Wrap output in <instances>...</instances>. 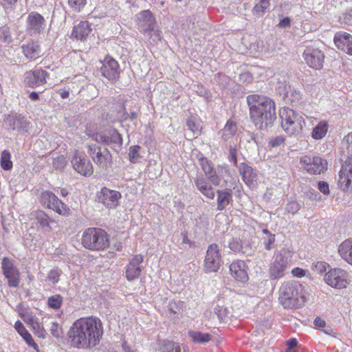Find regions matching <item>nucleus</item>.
Returning <instances> with one entry per match:
<instances>
[{
    "instance_id": "nucleus-1",
    "label": "nucleus",
    "mask_w": 352,
    "mask_h": 352,
    "mask_svg": "<svg viewBox=\"0 0 352 352\" xmlns=\"http://www.w3.org/2000/svg\"><path fill=\"white\" fill-rule=\"evenodd\" d=\"M103 335L101 320L94 316L80 318L69 328L67 336L72 346L90 349L98 345Z\"/></svg>"
},
{
    "instance_id": "nucleus-2",
    "label": "nucleus",
    "mask_w": 352,
    "mask_h": 352,
    "mask_svg": "<svg viewBox=\"0 0 352 352\" xmlns=\"http://www.w3.org/2000/svg\"><path fill=\"white\" fill-rule=\"evenodd\" d=\"M250 119L256 129L267 131L276 120V104L270 98L252 94L247 96Z\"/></svg>"
},
{
    "instance_id": "nucleus-3",
    "label": "nucleus",
    "mask_w": 352,
    "mask_h": 352,
    "mask_svg": "<svg viewBox=\"0 0 352 352\" xmlns=\"http://www.w3.org/2000/svg\"><path fill=\"white\" fill-rule=\"evenodd\" d=\"M302 287L295 281L284 282L279 289L278 300L285 309H298L301 305Z\"/></svg>"
},
{
    "instance_id": "nucleus-4",
    "label": "nucleus",
    "mask_w": 352,
    "mask_h": 352,
    "mask_svg": "<svg viewBox=\"0 0 352 352\" xmlns=\"http://www.w3.org/2000/svg\"><path fill=\"white\" fill-rule=\"evenodd\" d=\"M81 242L85 248L92 251L106 250L110 245L107 232L98 228L86 229L82 233Z\"/></svg>"
},
{
    "instance_id": "nucleus-5",
    "label": "nucleus",
    "mask_w": 352,
    "mask_h": 352,
    "mask_svg": "<svg viewBox=\"0 0 352 352\" xmlns=\"http://www.w3.org/2000/svg\"><path fill=\"white\" fill-rule=\"evenodd\" d=\"M290 251L283 248L274 255V259L269 265L268 274L271 280L282 278L290 265Z\"/></svg>"
},
{
    "instance_id": "nucleus-6",
    "label": "nucleus",
    "mask_w": 352,
    "mask_h": 352,
    "mask_svg": "<svg viewBox=\"0 0 352 352\" xmlns=\"http://www.w3.org/2000/svg\"><path fill=\"white\" fill-rule=\"evenodd\" d=\"M342 144L348 157L346 166H342L340 171L339 183L341 188L345 191L352 186V132L344 137Z\"/></svg>"
},
{
    "instance_id": "nucleus-7",
    "label": "nucleus",
    "mask_w": 352,
    "mask_h": 352,
    "mask_svg": "<svg viewBox=\"0 0 352 352\" xmlns=\"http://www.w3.org/2000/svg\"><path fill=\"white\" fill-rule=\"evenodd\" d=\"M87 153L100 168L107 170L111 167L112 155L107 148L102 149L96 144H89L87 146Z\"/></svg>"
},
{
    "instance_id": "nucleus-8",
    "label": "nucleus",
    "mask_w": 352,
    "mask_h": 352,
    "mask_svg": "<svg viewBox=\"0 0 352 352\" xmlns=\"http://www.w3.org/2000/svg\"><path fill=\"white\" fill-rule=\"evenodd\" d=\"M138 29L144 34H148L151 37L155 36L160 38V32L155 30V18L149 10L140 12L137 14Z\"/></svg>"
},
{
    "instance_id": "nucleus-9",
    "label": "nucleus",
    "mask_w": 352,
    "mask_h": 352,
    "mask_svg": "<svg viewBox=\"0 0 352 352\" xmlns=\"http://www.w3.org/2000/svg\"><path fill=\"white\" fill-rule=\"evenodd\" d=\"M41 203L60 215H67L70 211L69 207L65 203L60 200L53 192L48 190L42 192Z\"/></svg>"
},
{
    "instance_id": "nucleus-10",
    "label": "nucleus",
    "mask_w": 352,
    "mask_h": 352,
    "mask_svg": "<svg viewBox=\"0 0 352 352\" xmlns=\"http://www.w3.org/2000/svg\"><path fill=\"white\" fill-rule=\"evenodd\" d=\"M221 256L216 243L210 245L206 251L204 270L205 272H216L221 266Z\"/></svg>"
},
{
    "instance_id": "nucleus-11",
    "label": "nucleus",
    "mask_w": 352,
    "mask_h": 352,
    "mask_svg": "<svg viewBox=\"0 0 352 352\" xmlns=\"http://www.w3.org/2000/svg\"><path fill=\"white\" fill-rule=\"evenodd\" d=\"M3 274L10 287H17L20 283V272L12 259L4 257L1 261Z\"/></svg>"
},
{
    "instance_id": "nucleus-12",
    "label": "nucleus",
    "mask_w": 352,
    "mask_h": 352,
    "mask_svg": "<svg viewBox=\"0 0 352 352\" xmlns=\"http://www.w3.org/2000/svg\"><path fill=\"white\" fill-rule=\"evenodd\" d=\"M300 163L302 168L310 174L318 175L327 168V162L319 156H304Z\"/></svg>"
},
{
    "instance_id": "nucleus-13",
    "label": "nucleus",
    "mask_w": 352,
    "mask_h": 352,
    "mask_svg": "<svg viewBox=\"0 0 352 352\" xmlns=\"http://www.w3.org/2000/svg\"><path fill=\"white\" fill-rule=\"evenodd\" d=\"M96 141L101 142L118 152L122 145V135L116 129H108L96 136Z\"/></svg>"
},
{
    "instance_id": "nucleus-14",
    "label": "nucleus",
    "mask_w": 352,
    "mask_h": 352,
    "mask_svg": "<svg viewBox=\"0 0 352 352\" xmlns=\"http://www.w3.org/2000/svg\"><path fill=\"white\" fill-rule=\"evenodd\" d=\"M324 280L327 284L337 289L344 288L349 284L347 272L340 268L330 270L324 275Z\"/></svg>"
},
{
    "instance_id": "nucleus-15",
    "label": "nucleus",
    "mask_w": 352,
    "mask_h": 352,
    "mask_svg": "<svg viewBox=\"0 0 352 352\" xmlns=\"http://www.w3.org/2000/svg\"><path fill=\"white\" fill-rule=\"evenodd\" d=\"M102 65L100 68L101 75L111 82H115L119 79L120 65L117 60L110 56H106Z\"/></svg>"
},
{
    "instance_id": "nucleus-16",
    "label": "nucleus",
    "mask_w": 352,
    "mask_h": 352,
    "mask_svg": "<svg viewBox=\"0 0 352 352\" xmlns=\"http://www.w3.org/2000/svg\"><path fill=\"white\" fill-rule=\"evenodd\" d=\"M303 55L306 63L310 67L316 69H320L322 67L324 54L319 47L314 45L307 47Z\"/></svg>"
},
{
    "instance_id": "nucleus-17",
    "label": "nucleus",
    "mask_w": 352,
    "mask_h": 352,
    "mask_svg": "<svg viewBox=\"0 0 352 352\" xmlns=\"http://www.w3.org/2000/svg\"><path fill=\"white\" fill-rule=\"evenodd\" d=\"M98 202L108 208H114L119 204L121 198L120 192L103 187L97 194Z\"/></svg>"
},
{
    "instance_id": "nucleus-18",
    "label": "nucleus",
    "mask_w": 352,
    "mask_h": 352,
    "mask_svg": "<svg viewBox=\"0 0 352 352\" xmlns=\"http://www.w3.org/2000/svg\"><path fill=\"white\" fill-rule=\"evenodd\" d=\"M144 256L142 254H135L129 260V264L125 268L126 278L129 281L138 279L144 269L142 265Z\"/></svg>"
},
{
    "instance_id": "nucleus-19",
    "label": "nucleus",
    "mask_w": 352,
    "mask_h": 352,
    "mask_svg": "<svg viewBox=\"0 0 352 352\" xmlns=\"http://www.w3.org/2000/svg\"><path fill=\"white\" fill-rule=\"evenodd\" d=\"M74 168L80 175L89 176L94 172L93 166L87 156L76 152L71 160Z\"/></svg>"
},
{
    "instance_id": "nucleus-20",
    "label": "nucleus",
    "mask_w": 352,
    "mask_h": 352,
    "mask_svg": "<svg viewBox=\"0 0 352 352\" xmlns=\"http://www.w3.org/2000/svg\"><path fill=\"white\" fill-rule=\"evenodd\" d=\"M8 129L27 132L30 129V122L21 115L10 114L4 119Z\"/></svg>"
},
{
    "instance_id": "nucleus-21",
    "label": "nucleus",
    "mask_w": 352,
    "mask_h": 352,
    "mask_svg": "<svg viewBox=\"0 0 352 352\" xmlns=\"http://www.w3.org/2000/svg\"><path fill=\"white\" fill-rule=\"evenodd\" d=\"M48 76L49 74L46 71L36 69L25 74V82L28 87L36 88L45 84Z\"/></svg>"
},
{
    "instance_id": "nucleus-22",
    "label": "nucleus",
    "mask_w": 352,
    "mask_h": 352,
    "mask_svg": "<svg viewBox=\"0 0 352 352\" xmlns=\"http://www.w3.org/2000/svg\"><path fill=\"white\" fill-rule=\"evenodd\" d=\"M45 20L36 12H31L27 18L26 30L31 34L40 33L43 29Z\"/></svg>"
},
{
    "instance_id": "nucleus-23",
    "label": "nucleus",
    "mask_w": 352,
    "mask_h": 352,
    "mask_svg": "<svg viewBox=\"0 0 352 352\" xmlns=\"http://www.w3.org/2000/svg\"><path fill=\"white\" fill-rule=\"evenodd\" d=\"M247 265L243 261L239 260L230 265V272L232 276L236 280L245 283L248 280Z\"/></svg>"
},
{
    "instance_id": "nucleus-24",
    "label": "nucleus",
    "mask_w": 352,
    "mask_h": 352,
    "mask_svg": "<svg viewBox=\"0 0 352 352\" xmlns=\"http://www.w3.org/2000/svg\"><path fill=\"white\" fill-rule=\"evenodd\" d=\"M334 43L342 51L352 55V36L346 32H337L334 36Z\"/></svg>"
},
{
    "instance_id": "nucleus-25",
    "label": "nucleus",
    "mask_w": 352,
    "mask_h": 352,
    "mask_svg": "<svg viewBox=\"0 0 352 352\" xmlns=\"http://www.w3.org/2000/svg\"><path fill=\"white\" fill-rule=\"evenodd\" d=\"M21 49L27 60H34L41 56V49L37 41H29L23 43Z\"/></svg>"
},
{
    "instance_id": "nucleus-26",
    "label": "nucleus",
    "mask_w": 352,
    "mask_h": 352,
    "mask_svg": "<svg viewBox=\"0 0 352 352\" xmlns=\"http://www.w3.org/2000/svg\"><path fill=\"white\" fill-rule=\"evenodd\" d=\"M240 175L242 177L243 181L248 186L253 185L254 182L257 177L256 173L254 168L245 163H241L239 166Z\"/></svg>"
},
{
    "instance_id": "nucleus-27",
    "label": "nucleus",
    "mask_w": 352,
    "mask_h": 352,
    "mask_svg": "<svg viewBox=\"0 0 352 352\" xmlns=\"http://www.w3.org/2000/svg\"><path fill=\"white\" fill-rule=\"evenodd\" d=\"M272 0H254L252 14L255 18H261L270 12Z\"/></svg>"
},
{
    "instance_id": "nucleus-28",
    "label": "nucleus",
    "mask_w": 352,
    "mask_h": 352,
    "mask_svg": "<svg viewBox=\"0 0 352 352\" xmlns=\"http://www.w3.org/2000/svg\"><path fill=\"white\" fill-rule=\"evenodd\" d=\"M91 30L90 25L87 21H81L74 27L72 37L77 40L85 41Z\"/></svg>"
},
{
    "instance_id": "nucleus-29",
    "label": "nucleus",
    "mask_w": 352,
    "mask_h": 352,
    "mask_svg": "<svg viewBox=\"0 0 352 352\" xmlns=\"http://www.w3.org/2000/svg\"><path fill=\"white\" fill-rule=\"evenodd\" d=\"M195 186L197 189L206 197L213 199L215 193L213 188L208 184L206 179L202 177H198L195 180Z\"/></svg>"
},
{
    "instance_id": "nucleus-30",
    "label": "nucleus",
    "mask_w": 352,
    "mask_h": 352,
    "mask_svg": "<svg viewBox=\"0 0 352 352\" xmlns=\"http://www.w3.org/2000/svg\"><path fill=\"white\" fill-rule=\"evenodd\" d=\"M237 129L236 123L232 120H228L224 128L219 132L223 141L225 142L230 141L236 133Z\"/></svg>"
},
{
    "instance_id": "nucleus-31",
    "label": "nucleus",
    "mask_w": 352,
    "mask_h": 352,
    "mask_svg": "<svg viewBox=\"0 0 352 352\" xmlns=\"http://www.w3.org/2000/svg\"><path fill=\"white\" fill-rule=\"evenodd\" d=\"M338 252L343 260L352 265V240L344 241L339 245Z\"/></svg>"
},
{
    "instance_id": "nucleus-32",
    "label": "nucleus",
    "mask_w": 352,
    "mask_h": 352,
    "mask_svg": "<svg viewBox=\"0 0 352 352\" xmlns=\"http://www.w3.org/2000/svg\"><path fill=\"white\" fill-rule=\"evenodd\" d=\"M217 193V210H223L227 206L232 202V195L230 190H218Z\"/></svg>"
},
{
    "instance_id": "nucleus-33",
    "label": "nucleus",
    "mask_w": 352,
    "mask_h": 352,
    "mask_svg": "<svg viewBox=\"0 0 352 352\" xmlns=\"http://www.w3.org/2000/svg\"><path fill=\"white\" fill-rule=\"evenodd\" d=\"M279 114L281 118V126L290 124L293 120L302 118L298 113L289 107L281 109Z\"/></svg>"
},
{
    "instance_id": "nucleus-34",
    "label": "nucleus",
    "mask_w": 352,
    "mask_h": 352,
    "mask_svg": "<svg viewBox=\"0 0 352 352\" xmlns=\"http://www.w3.org/2000/svg\"><path fill=\"white\" fill-rule=\"evenodd\" d=\"M228 245L230 249L234 252L250 255L252 252V248L250 243H241L237 239H232Z\"/></svg>"
},
{
    "instance_id": "nucleus-35",
    "label": "nucleus",
    "mask_w": 352,
    "mask_h": 352,
    "mask_svg": "<svg viewBox=\"0 0 352 352\" xmlns=\"http://www.w3.org/2000/svg\"><path fill=\"white\" fill-rule=\"evenodd\" d=\"M188 129L192 133V138L198 136L201 133V124L200 120L194 116H190L187 118L186 122Z\"/></svg>"
},
{
    "instance_id": "nucleus-36",
    "label": "nucleus",
    "mask_w": 352,
    "mask_h": 352,
    "mask_svg": "<svg viewBox=\"0 0 352 352\" xmlns=\"http://www.w3.org/2000/svg\"><path fill=\"white\" fill-rule=\"evenodd\" d=\"M14 329L29 346H37L31 334L28 331V330L20 320H17L15 322Z\"/></svg>"
},
{
    "instance_id": "nucleus-37",
    "label": "nucleus",
    "mask_w": 352,
    "mask_h": 352,
    "mask_svg": "<svg viewBox=\"0 0 352 352\" xmlns=\"http://www.w3.org/2000/svg\"><path fill=\"white\" fill-rule=\"evenodd\" d=\"M188 336L193 342L197 344L207 343L212 338L211 335L208 333H202L199 331L193 330H190L188 331Z\"/></svg>"
},
{
    "instance_id": "nucleus-38",
    "label": "nucleus",
    "mask_w": 352,
    "mask_h": 352,
    "mask_svg": "<svg viewBox=\"0 0 352 352\" xmlns=\"http://www.w3.org/2000/svg\"><path fill=\"white\" fill-rule=\"evenodd\" d=\"M282 128L289 135H296L302 131V119L293 120L290 124L283 125Z\"/></svg>"
},
{
    "instance_id": "nucleus-39",
    "label": "nucleus",
    "mask_w": 352,
    "mask_h": 352,
    "mask_svg": "<svg viewBox=\"0 0 352 352\" xmlns=\"http://www.w3.org/2000/svg\"><path fill=\"white\" fill-rule=\"evenodd\" d=\"M329 124L326 121L320 122L315 127H314L311 137L314 140H320L323 138L328 131Z\"/></svg>"
},
{
    "instance_id": "nucleus-40",
    "label": "nucleus",
    "mask_w": 352,
    "mask_h": 352,
    "mask_svg": "<svg viewBox=\"0 0 352 352\" xmlns=\"http://www.w3.org/2000/svg\"><path fill=\"white\" fill-rule=\"evenodd\" d=\"M223 172L226 173L227 170L222 167H219L217 170L212 169L210 173L206 175L207 179L214 185L219 186L221 183Z\"/></svg>"
},
{
    "instance_id": "nucleus-41",
    "label": "nucleus",
    "mask_w": 352,
    "mask_h": 352,
    "mask_svg": "<svg viewBox=\"0 0 352 352\" xmlns=\"http://www.w3.org/2000/svg\"><path fill=\"white\" fill-rule=\"evenodd\" d=\"M284 98L287 100L292 104L296 105L301 100L302 94L297 89L289 86L288 90L286 91V93L284 95Z\"/></svg>"
},
{
    "instance_id": "nucleus-42",
    "label": "nucleus",
    "mask_w": 352,
    "mask_h": 352,
    "mask_svg": "<svg viewBox=\"0 0 352 352\" xmlns=\"http://www.w3.org/2000/svg\"><path fill=\"white\" fill-rule=\"evenodd\" d=\"M184 302L180 300H171L168 301L167 305H166L167 311L170 314V317L178 314L181 311L183 310Z\"/></svg>"
},
{
    "instance_id": "nucleus-43",
    "label": "nucleus",
    "mask_w": 352,
    "mask_h": 352,
    "mask_svg": "<svg viewBox=\"0 0 352 352\" xmlns=\"http://www.w3.org/2000/svg\"><path fill=\"white\" fill-rule=\"evenodd\" d=\"M10 153L8 150H4L1 154V166L5 170H8L12 167V162L10 161Z\"/></svg>"
},
{
    "instance_id": "nucleus-44",
    "label": "nucleus",
    "mask_w": 352,
    "mask_h": 352,
    "mask_svg": "<svg viewBox=\"0 0 352 352\" xmlns=\"http://www.w3.org/2000/svg\"><path fill=\"white\" fill-rule=\"evenodd\" d=\"M36 219L39 226L43 228L50 227V223L53 222L48 215L43 211H38L36 212Z\"/></svg>"
},
{
    "instance_id": "nucleus-45",
    "label": "nucleus",
    "mask_w": 352,
    "mask_h": 352,
    "mask_svg": "<svg viewBox=\"0 0 352 352\" xmlns=\"http://www.w3.org/2000/svg\"><path fill=\"white\" fill-rule=\"evenodd\" d=\"M63 303V297L59 294H56L48 298L47 305L54 309H59Z\"/></svg>"
},
{
    "instance_id": "nucleus-46",
    "label": "nucleus",
    "mask_w": 352,
    "mask_h": 352,
    "mask_svg": "<svg viewBox=\"0 0 352 352\" xmlns=\"http://www.w3.org/2000/svg\"><path fill=\"white\" fill-rule=\"evenodd\" d=\"M141 147L138 145L131 146L129 150V157L131 163L135 164L138 162L139 159L142 157L140 154Z\"/></svg>"
},
{
    "instance_id": "nucleus-47",
    "label": "nucleus",
    "mask_w": 352,
    "mask_h": 352,
    "mask_svg": "<svg viewBox=\"0 0 352 352\" xmlns=\"http://www.w3.org/2000/svg\"><path fill=\"white\" fill-rule=\"evenodd\" d=\"M164 352H181L180 345L173 341L166 340L163 345Z\"/></svg>"
},
{
    "instance_id": "nucleus-48",
    "label": "nucleus",
    "mask_w": 352,
    "mask_h": 352,
    "mask_svg": "<svg viewBox=\"0 0 352 352\" xmlns=\"http://www.w3.org/2000/svg\"><path fill=\"white\" fill-rule=\"evenodd\" d=\"M214 314L220 320H223L228 315V310L221 303H217L214 308Z\"/></svg>"
},
{
    "instance_id": "nucleus-49",
    "label": "nucleus",
    "mask_w": 352,
    "mask_h": 352,
    "mask_svg": "<svg viewBox=\"0 0 352 352\" xmlns=\"http://www.w3.org/2000/svg\"><path fill=\"white\" fill-rule=\"evenodd\" d=\"M87 0H68L69 7L75 12H80L85 6Z\"/></svg>"
},
{
    "instance_id": "nucleus-50",
    "label": "nucleus",
    "mask_w": 352,
    "mask_h": 352,
    "mask_svg": "<svg viewBox=\"0 0 352 352\" xmlns=\"http://www.w3.org/2000/svg\"><path fill=\"white\" fill-rule=\"evenodd\" d=\"M285 138L283 135L272 137L269 139L268 144L272 148H276L284 144Z\"/></svg>"
},
{
    "instance_id": "nucleus-51",
    "label": "nucleus",
    "mask_w": 352,
    "mask_h": 352,
    "mask_svg": "<svg viewBox=\"0 0 352 352\" xmlns=\"http://www.w3.org/2000/svg\"><path fill=\"white\" fill-rule=\"evenodd\" d=\"M34 333L38 338H45L47 336V332L43 325L40 322H37L31 327Z\"/></svg>"
},
{
    "instance_id": "nucleus-52",
    "label": "nucleus",
    "mask_w": 352,
    "mask_h": 352,
    "mask_svg": "<svg viewBox=\"0 0 352 352\" xmlns=\"http://www.w3.org/2000/svg\"><path fill=\"white\" fill-rule=\"evenodd\" d=\"M51 334L56 338H60L63 337V329L59 326L57 322H53L50 327Z\"/></svg>"
},
{
    "instance_id": "nucleus-53",
    "label": "nucleus",
    "mask_w": 352,
    "mask_h": 352,
    "mask_svg": "<svg viewBox=\"0 0 352 352\" xmlns=\"http://www.w3.org/2000/svg\"><path fill=\"white\" fill-rule=\"evenodd\" d=\"M20 316L23 321L31 327L38 321V318L32 313L21 314Z\"/></svg>"
},
{
    "instance_id": "nucleus-54",
    "label": "nucleus",
    "mask_w": 352,
    "mask_h": 352,
    "mask_svg": "<svg viewBox=\"0 0 352 352\" xmlns=\"http://www.w3.org/2000/svg\"><path fill=\"white\" fill-rule=\"evenodd\" d=\"M61 273V270H58V268L52 269L49 272L47 278L52 283L56 284L58 282L59 276H60Z\"/></svg>"
},
{
    "instance_id": "nucleus-55",
    "label": "nucleus",
    "mask_w": 352,
    "mask_h": 352,
    "mask_svg": "<svg viewBox=\"0 0 352 352\" xmlns=\"http://www.w3.org/2000/svg\"><path fill=\"white\" fill-rule=\"evenodd\" d=\"M53 166L56 169H63L67 164V161L63 155H58L53 159Z\"/></svg>"
},
{
    "instance_id": "nucleus-56",
    "label": "nucleus",
    "mask_w": 352,
    "mask_h": 352,
    "mask_svg": "<svg viewBox=\"0 0 352 352\" xmlns=\"http://www.w3.org/2000/svg\"><path fill=\"white\" fill-rule=\"evenodd\" d=\"M329 265L323 261H318L313 264L312 270L317 274H322L326 272Z\"/></svg>"
},
{
    "instance_id": "nucleus-57",
    "label": "nucleus",
    "mask_w": 352,
    "mask_h": 352,
    "mask_svg": "<svg viewBox=\"0 0 352 352\" xmlns=\"http://www.w3.org/2000/svg\"><path fill=\"white\" fill-rule=\"evenodd\" d=\"M300 209V205L298 202L294 201L288 202L285 206V210L288 213H291L293 214L297 213Z\"/></svg>"
},
{
    "instance_id": "nucleus-58",
    "label": "nucleus",
    "mask_w": 352,
    "mask_h": 352,
    "mask_svg": "<svg viewBox=\"0 0 352 352\" xmlns=\"http://www.w3.org/2000/svg\"><path fill=\"white\" fill-rule=\"evenodd\" d=\"M275 234H270L267 237L263 238V245L267 250H271L274 248Z\"/></svg>"
},
{
    "instance_id": "nucleus-59",
    "label": "nucleus",
    "mask_w": 352,
    "mask_h": 352,
    "mask_svg": "<svg viewBox=\"0 0 352 352\" xmlns=\"http://www.w3.org/2000/svg\"><path fill=\"white\" fill-rule=\"evenodd\" d=\"M199 164L201 166V168L204 172L205 175L207 173H210V171L213 168L211 166L210 162L206 157H201L199 160Z\"/></svg>"
},
{
    "instance_id": "nucleus-60",
    "label": "nucleus",
    "mask_w": 352,
    "mask_h": 352,
    "mask_svg": "<svg viewBox=\"0 0 352 352\" xmlns=\"http://www.w3.org/2000/svg\"><path fill=\"white\" fill-rule=\"evenodd\" d=\"M11 35L10 30L8 27L3 26L0 28V40L7 42L10 39Z\"/></svg>"
},
{
    "instance_id": "nucleus-61",
    "label": "nucleus",
    "mask_w": 352,
    "mask_h": 352,
    "mask_svg": "<svg viewBox=\"0 0 352 352\" xmlns=\"http://www.w3.org/2000/svg\"><path fill=\"white\" fill-rule=\"evenodd\" d=\"M340 21L345 24L352 23V7L343 13L340 17Z\"/></svg>"
},
{
    "instance_id": "nucleus-62",
    "label": "nucleus",
    "mask_w": 352,
    "mask_h": 352,
    "mask_svg": "<svg viewBox=\"0 0 352 352\" xmlns=\"http://www.w3.org/2000/svg\"><path fill=\"white\" fill-rule=\"evenodd\" d=\"M318 187L320 191L324 195H329L330 193L329 186L327 182L320 181L318 184Z\"/></svg>"
},
{
    "instance_id": "nucleus-63",
    "label": "nucleus",
    "mask_w": 352,
    "mask_h": 352,
    "mask_svg": "<svg viewBox=\"0 0 352 352\" xmlns=\"http://www.w3.org/2000/svg\"><path fill=\"white\" fill-rule=\"evenodd\" d=\"M228 158L230 162H233L234 166H237L236 148L235 147H230Z\"/></svg>"
},
{
    "instance_id": "nucleus-64",
    "label": "nucleus",
    "mask_w": 352,
    "mask_h": 352,
    "mask_svg": "<svg viewBox=\"0 0 352 352\" xmlns=\"http://www.w3.org/2000/svg\"><path fill=\"white\" fill-rule=\"evenodd\" d=\"M306 271L303 269L299 267H295L292 270V274L293 276L301 278L305 275Z\"/></svg>"
}]
</instances>
